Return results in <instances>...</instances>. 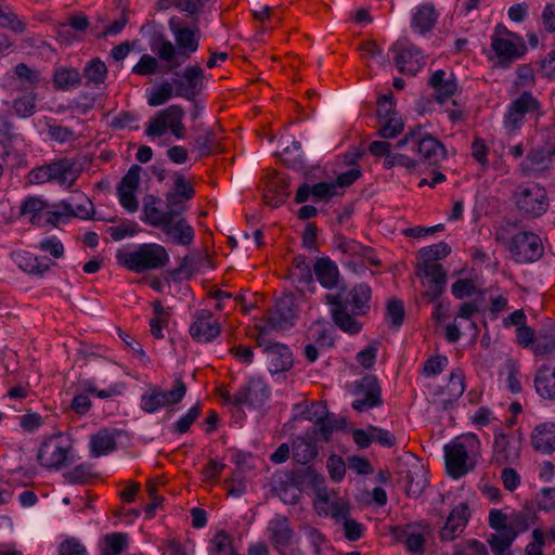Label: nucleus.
Wrapping results in <instances>:
<instances>
[{
    "label": "nucleus",
    "instance_id": "nucleus-50",
    "mask_svg": "<svg viewBox=\"0 0 555 555\" xmlns=\"http://www.w3.org/2000/svg\"><path fill=\"white\" fill-rule=\"evenodd\" d=\"M416 275L420 278H429L430 280L447 281V273L442 266L434 261H424L417 263Z\"/></svg>",
    "mask_w": 555,
    "mask_h": 555
},
{
    "label": "nucleus",
    "instance_id": "nucleus-37",
    "mask_svg": "<svg viewBox=\"0 0 555 555\" xmlns=\"http://www.w3.org/2000/svg\"><path fill=\"white\" fill-rule=\"evenodd\" d=\"M292 482L298 488L312 487L318 491L323 489L324 477L313 466H304L292 472Z\"/></svg>",
    "mask_w": 555,
    "mask_h": 555
},
{
    "label": "nucleus",
    "instance_id": "nucleus-26",
    "mask_svg": "<svg viewBox=\"0 0 555 555\" xmlns=\"http://www.w3.org/2000/svg\"><path fill=\"white\" fill-rule=\"evenodd\" d=\"M266 353L270 363L269 371L271 374L288 371L293 366V356L286 345L269 343Z\"/></svg>",
    "mask_w": 555,
    "mask_h": 555
},
{
    "label": "nucleus",
    "instance_id": "nucleus-44",
    "mask_svg": "<svg viewBox=\"0 0 555 555\" xmlns=\"http://www.w3.org/2000/svg\"><path fill=\"white\" fill-rule=\"evenodd\" d=\"M90 449L94 457L106 455L116 449L115 437L107 429H101L91 436Z\"/></svg>",
    "mask_w": 555,
    "mask_h": 555
},
{
    "label": "nucleus",
    "instance_id": "nucleus-46",
    "mask_svg": "<svg viewBox=\"0 0 555 555\" xmlns=\"http://www.w3.org/2000/svg\"><path fill=\"white\" fill-rule=\"evenodd\" d=\"M82 76L87 79L86 85L99 86L106 79L107 67L100 57H93L86 63Z\"/></svg>",
    "mask_w": 555,
    "mask_h": 555
},
{
    "label": "nucleus",
    "instance_id": "nucleus-36",
    "mask_svg": "<svg viewBox=\"0 0 555 555\" xmlns=\"http://www.w3.org/2000/svg\"><path fill=\"white\" fill-rule=\"evenodd\" d=\"M289 183L284 178H276L271 181L263 194V201L267 205L272 207H279L283 205L289 197Z\"/></svg>",
    "mask_w": 555,
    "mask_h": 555
},
{
    "label": "nucleus",
    "instance_id": "nucleus-42",
    "mask_svg": "<svg viewBox=\"0 0 555 555\" xmlns=\"http://www.w3.org/2000/svg\"><path fill=\"white\" fill-rule=\"evenodd\" d=\"M346 425L345 417H338L334 413H327L319 423L315 424L310 431H314L318 438L320 435L322 440L327 442L335 430L343 429Z\"/></svg>",
    "mask_w": 555,
    "mask_h": 555
},
{
    "label": "nucleus",
    "instance_id": "nucleus-16",
    "mask_svg": "<svg viewBox=\"0 0 555 555\" xmlns=\"http://www.w3.org/2000/svg\"><path fill=\"white\" fill-rule=\"evenodd\" d=\"M325 299L326 304L332 307V319L337 327L348 334H357L361 331L362 324L354 319L353 313H348L341 294H327Z\"/></svg>",
    "mask_w": 555,
    "mask_h": 555
},
{
    "label": "nucleus",
    "instance_id": "nucleus-61",
    "mask_svg": "<svg viewBox=\"0 0 555 555\" xmlns=\"http://www.w3.org/2000/svg\"><path fill=\"white\" fill-rule=\"evenodd\" d=\"M142 168L139 165H132L127 173L121 178L117 185V191L134 190L137 191L140 183V172Z\"/></svg>",
    "mask_w": 555,
    "mask_h": 555
},
{
    "label": "nucleus",
    "instance_id": "nucleus-32",
    "mask_svg": "<svg viewBox=\"0 0 555 555\" xmlns=\"http://www.w3.org/2000/svg\"><path fill=\"white\" fill-rule=\"evenodd\" d=\"M313 272L325 288H333L338 283L339 271L336 263L330 257L318 258L313 266Z\"/></svg>",
    "mask_w": 555,
    "mask_h": 555
},
{
    "label": "nucleus",
    "instance_id": "nucleus-24",
    "mask_svg": "<svg viewBox=\"0 0 555 555\" xmlns=\"http://www.w3.org/2000/svg\"><path fill=\"white\" fill-rule=\"evenodd\" d=\"M317 442L314 431L308 430L304 436L297 437L292 444L293 460L302 465L312 462L318 455Z\"/></svg>",
    "mask_w": 555,
    "mask_h": 555
},
{
    "label": "nucleus",
    "instance_id": "nucleus-31",
    "mask_svg": "<svg viewBox=\"0 0 555 555\" xmlns=\"http://www.w3.org/2000/svg\"><path fill=\"white\" fill-rule=\"evenodd\" d=\"M428 85L435 89V99L438 103H444L451 98L457 90L456 79L453 74L449 78H446V72L438 69L430 76Z\"/></svg>",
    "mask_w": 555,
    "mask_h": 555
},
{
    "label": "nucleus",
    "instance_id": "nucleus-60",
    "mask_svg": "<svg viewBox=\"0 0 555 555\" xmlns=\"http://www.w3.org/2000/svg\"><path fill=\"white\" fill-rule=\"evenodd\" d=\"M0 27L9 28L15 34H24L26 24L21 21L14 12H0Z\"/></svg>",
    "mask_w": 555,
    "mask_h": 555
},
{
    "label": "nucleus",
    "instance_id": "nucleus-49",
    "mask_svg": "<svg viewBox=\"0 0 555 555\" xmlns=\"http://www.w3.org/2000/svg\"><path fill=\"white\" fill-rule=\"evenodd\" d=\"M496 533H492L488 538V543L491 547V551L494 555H505V553L509 550L512 543L515 539L507 533L505 530H495Z\"/></svg>",
    "mask_w": 555,
    "mask_h": 555
},
{
    "label": "nucleus",
    "instance_id": "nucleus-21",
    "mask_svg": "<svg viewBox=\"0 0 555 555\" xmlns=\"http://www.w3.org/2000/svg\"><path fill=\"white\" fill-rule=\"evenodd\" d=\"M268 532L270 533V540L274 548L280 555H285V551L291 546L294 537L289 520L285 516H275L269 522Z\"/></svg>",
    "mask_w": 555,
    "mask_h": 555
},
{
    "label": "nucleus",
    "instance_id": "nucleus-62",
    "mask_svg": "<svg viewBox=\"0 0 555 555\" xmlns=\"http://www.w3.org/2000/svg\"><path fill=\"white\" fill-rule=\"evenodd\" d=\"M201 414V406L199 403H196L194 406H192L188 413L183 416H181L173 425V433L177 434H184L186 433L191 425L194 423V421Z\"/></svg>",
    "mask_w": 555,
    "mask_h": 555
},
{
    "label": "nucleus",
    "instance_id": "nucleus-63",
    "mask_svg": "<svg viewBox=\"0 0 555 555\" xmlns=\"http://www.w3.org/2000/svg\"><path fill=\"white\" fill-rule=\"evenodd\" d=\"M36 98L33 94H27L18 98L13 103V108L20 117H28L35 113Z\"/></svg>",
    "mask_w": 555,
    "mask_h": 555
},
{
    "label": "nucleus",
    "instance_id": "nucleus-54",
    "mask_svg": "<svg viewBox=\"0 0 555 555\" xmlns=\"http://www.w3.org/2000/svg\"><path fill=\"white\" fill-rule=\"evenodd\" d=\"M127 546L125 533H112L105 537V546L101 555H119Z\"/></svg>",
    "mask_w": 555,
    "mask_h": 555
},
{
    "label": "nucleus",
    "instance_id": "nucleus-27",
    "mask_svg": "<svg viewBox=\"0 0 555 555\" xmlns=\"http://www.w3.org/2000/svg\"><path fill=\"white\" fill-rule=\"evenodd\" d=\"M314 505L319 514L330 515L337 522H341L349 517V506L341 500L331 501L325 489H320L317 492Z\"/></svg>",
    "mask_w": 555,
    "mask_h": 555
},
{
    "label": "nucleus",
    "instance_id": "nucleus-13",
    "mask_svg": "<svg viewBox=\"0 0 555 555\" xmlns=\"http://www.w3.org/2000/svg\"><path fill=\"white\" fill-rule=\"evenodd\" d=\"M195 196V190L190 181L180 172L173 175V185L165 195L166 208L170 211L183 214L185 203Z\"/></svg>",
    "mask_w": 555,
    "mask_h": 555
},
{
    "label": "nucleus",
    "instance_id": "nucleus-3",
    "mask_svg": "<svg viewBox=\"0 0 555 555\" xmlns=\"http://www.w3.org/2000/svg\"><path fill=\"white\" fill-rule=\"evenodd\" d=\"M118 263L135 273H143L165 267L169 261L166 248L158 244H142L137 250L118 251Z\"/></svg>",
    "mask_w": 555,
    "mask_h": 555
},
{
    "label": "nucleus",
    "instance_id": "nucleus-34",
    "mask_svg": "<svg viewBox=\"0 0 555 555\" xmlns=\"http://www.w3.org/2000/svg\"><path fill=\"white\" fill-rule=\"evenodd\" d=\"M535 391L543 399L555 400V367L541 365L534 376Z\"/></svg>",
    "mask_w": 555,
    "mask_h": 555
},
{
    "label": "nucleus",
    "instance_id": "nucleus-1",
    "mask_svg": "<svg viewBox=\"0 0 555 555\" xmlns=\"http://www.w3.org/2000/svg\"><path fill=\"white\" fill-rule=\"evenodd\" d=\"M170 29L175 34L176 48L171 41L159 35L153 38L151 50L159 60L166 62L165 72H172L190 57V53L198 49V38L194 30L177 26L170 21Z\"/></svg>",
    "mask_w": 555,
    "mask_h": 555
},
{
    "label": "nucleus",
    "instance_id": "nucleus-11",
    "mask_svg": "<svg viewBox=\"0 0 555 555\" xmlns=\"http://www.w3.org/2000/svg\"><path fill=\"white\" fill-rule=\"evenodd\" d=\"M396 52L393 62L401 74L415 76L424 66V56L413 43L399 41L390 49Z\"/></svg>",
    "mask_w": 555,
    "mask_h": 555
},
{
    "label": "nucleus",
    "instance_id": "nucleus-48",
    "mask_svg": "<svg viewBox=\"0 0 555 555\" xmlns=\"http://www.w3.org/2000/svg\"><path fill=\"white\" fill-rule=\"evenodd\" d=\"M232 542L231 535L225 531L217 532L211 539L212 547L209 555H236Z\"/></svg>",
    "mask_w": 555,
    "mask_h": 555
},
{
    "label": "nucleus",
    "instance_id": "nucleus-57",
    "mask_svg": "<svg viewBox=\"0 0 555 555\" xmlns=\"http://www.w3.org/2000/svg\"><path fill=\"white\" fill-rule=\"evenodd\" d=\"M46 207H48V204L47 202H44L43 199L39 198V197H35V196H29L28 198H26L22 206H21V214L22 215H27V214H31V222L33 223H38V219L40 217V211L42 209H44Z\"/></svg>",
    "mask_w": 555,
    "mask_h": 555
},
{
    "label": "nucleus",
    "instance_id": "nucleus-2",
    "mask_svg": "<svg viewBox=\"0 0 555 555\" xmlns=\"http://www.w3.org/2000/svg\"><path fill=\"white\" fill-rule=\"evenodd\" d=\"M443 450L448 474L459 479L475 468L480 455V441L469 433L454 438Z\"/></svg>",
    "mask_w": 555,
    "mask_h": 555
},
{
    "label": "nucleus",
    "instance_id": "nucleus-41",
    "mask_svg": "<svg viewBox=\"0 0 555 555\" xmlns=\"http://www.w3.org/2000/svg\"><path fill=\"white\" fill-rule=\"evenodd\" d=\"M53 85L63 91L76 89L81 85V74L76 68L59 67L53 75Z\"/></svg>",
    "mask_w": 555,
    "mask_h": 555
},
{
    "label": "nucleus",
    "instance_id": "nucleus-51",
    "mask_svg": "<svg viewBox=\"0 0 555 555\" xmlns=\"http://www.w3.org/2000/svg\"><path fill=\"white\" fill-rule=\"evenodd\" d=\"M18 267L27 273L41 276L49 270L50 264L34 256H22L18 258Z\"/></svg>",
    "mask_w": 555,
    "mask_h": 555
},
{
    "label": "nucleus",
    "instance_id": "nucleus-53",
    "mask_svg": "<svg viewBox=\"0 0 555 555\" xmlns=\"http://www.w3.org/2000/svg\"><path fill=\"white\" fill-rule=\"evenodd\" d=\"M451 253V247L444 243L440 242L438 244H434L418 250L420 257L424 261H434L446 258Z\"/></svg>",
    "mask_w": 555,
    "mask_h": 555
},
{
    "label": "nucleus",
    "instance_id": "nucleus-9",
    "mask_svg": "<svg viewBox=\"0 0 555 555\" xmlns=\"http://www.w3.org/2000/svg\"><path fill=\"white\" fill-rule=\"evenodd\" d=\"M204 70L198 65L173 72L175 95L193 101L203 89Z\"/></svg>",
    "mask_w": 555,
    "mask_h": 555
},
{
    "label": "nucleus",
    "instance_id": "nucleus-45",
    "mask_svg": "<svg viewBox=\"0 0 555 555\" xmlns=\"http://www.w3.org/2000/svg\"><path fill=\"white\" fill-rule=\"evenodd\" d=\"M333 246L347 256H366L367 254H372L373 249L369 246H364L361 243L348 238L341 234H336L333 237Z\"/></svg>",
    "mask_w": 555,
    "mask_h": 555
},
{
    "label": "nucleus",
    "instance_id": "nucleus-35",
    "mask_svg": "<svg viewBox=\"0 0 555 555\" xmlns=\"http://www.w3.org/2000/svg\"><path fill=\"white\" fill-rule=\"evenodd\" d=\"M551 153L544 149H534L529 151L525 160L520 164L521 171L528 176L533 172H544L548 169Z\"/></svg>",
    "mask_w": 555,
    "mask_h": 555
},
{
    "label": "nucleus",
    "instance_id": "nucleus-10",
    "mask_svg": "<svg viewBox=\"0 0 555 555\" xmlns=\"http://www.w3.org/2000/svg\"><path fill=\"white\" fill-rule=\"evenodd\" d=\"M516 205L526 217H540L548 208L546 190L539 184H531L516 195Z\"/></svg>",
    "mask_w": 555,
    "mask_h": 555
},
{
    "label": "nucleus",
    "instance_id": "nucleus-30",
    "mask_svg": "<svg viewBox=\"0 0 555 555\" xmlns=\"http://www.w3.org/2000/svg\"><path fill=\"white\" fill-rule=\"evenodd\" d=\"M532 448L543 454L555 451V424L542 423L534 427L531 434Z\"/></svg>",
    "mask_w": 555,
    "mask_h": 555
},
{
    "label": "nucleus",
    "instance_id": "nucleus-47",
    "mask_svg": "<svg viewBox=\"0 0 555 555\" xmlns=\"http://www.w3.org/2000/svg\"><path fill=\"white\" fill-rule=\"evenodd\" d=\"M446 390L449 398L442 400V405L444 409H448V403L456 401L465 390L464 374L461 370L451 372Z\"/></svg>",
    "mask_w": 555,
    "mask_h": 555
},
{
    "label": "nucleus",
    "instance_id": "nucleus-6",
    "mask_svg": "<svg viewBox=\"0 0 555 555\" xmlns=\"http://www.w3.org/2000/svg\"><path fill=\"white\" fill-rule=\"evenodd\" d=\"M528 113H535L538 117L543 115L538 99L531 92L524 91L509 104L504 116V127L511 132L518 130Z\"/></svg>",
    "mask_w": 555,
    "mask_h": 555
},
{
    "label": "nucleus",
    "instance_id": "nucleus-17",
    "mask_svg": "<svg viewBox=\"0 0 555 555\" xmlns=\"http://www.w3.org/2000/svg\"><path fill=\"white\" fill-rule=\"evenodd\" d=\"M270 396L269 387L259 378H253L248 385L240 388L233 397V405L261 406Z\"/></svg>",
    "mask_w": 555,
    "mask_h": 555
},
{
    "label": "nucleus",
    "instance_id": "nucleus-7",
    "mask_svg": "<svg viewBox=\"0 0 555 555\" xmlns=\"http://www.w3.org/2000/svg\"><path fill=\"white\" fill-rule=\"evenodd\" d=\"M297 318V308L293 295L287 294L276 300L275 309L270 312L268 322L260 327V336H266L271 330L283 331L294 325Z\"/></svg>",
    "mask_w": 555,
    "mask_h": 555
},
{
    "label": "nucleus",
    "instance_id": "nucleus-22",
    "mask_svg": "<svg viewBox=\"0 0 555 555\" xmlns=\"http://www.w3.org/2000/svg\"><path fill=\"white\" fill-rule=\"evenodd\" d=\"M415 147L420 155L421 162L429 166L438 165V163L446 158L447 155L444 145L431 135H426L423 138H420L418 135L415 141Z\"/></svg>",
    "mask_w": 555,
    "mask_h": 555
},
{
    "label": "nucleus",
    "instance_id": "nucleus-58",
    "mask_svg": "<svg viewBox=\"0 0 555 555\" xmlns=\"http://www.w3.org/2000/svg\"><path fill=\"white\" fill-rule=\"evenodd\" d=\"M379 124L380 129L378 131V135L382 138H395L403 130V122L398 116L386 118L383 121H379Z\"/></svg>",
    "mask_w": 555,
    "mask_h": 555
},
{
    "label": "nucleus",
    "instance_id": "nucleus-8",
    "mask_svg": "<svg viewBox=\"0 0 555 555\" xmlns=\"http://www.w3.org/2000/svg\"><path fill=\"white\" fill-rule=\"evenodd\" d=\"M186 392V386L181 378L176 379L175 387L165 391L160 387H153L141 398V408L147 413H154L158 409L179 403Z\"/></svg>",
    "mask_w": 555,
    "mask_h": 555
},
{
    "label": "nucleus",
    "instance_id": "nucleus-52",
    "mask_svg": "<svg viewBox=\"0 0 555 555\" xmlns=\"http://www.w3.org/2000/svg\"><path fill=\"white\" fill-rule=\"evenodd\" d=\"M175 94V87L172 82L164 80L159 87L153 90L147 99L150 106H159L166 103Z\"/></svg>",
    "mask_w": 555,
    "mask_h": 555
},
{
    "label": "nucleus",
    "instance_id": "nucleus-40",
    "mask_svg": "<svg viewBox=\"0 0 555 555\" xmlns=\"http://www.w3.org/2000/svg\"><path fill=\"white\" fill-rule=\"evenodd\" d=\"M427 486L426 470L423 465H414L406 472L405 492L408 495L417 498Z\"/></svg>",
    "mask_w": 555,
    "mask_h": 555
},
{
    "label": "nucleus",
    "instance_id": "nucleus-12",
    "mask_svg": "<svg viewBox=\"0 0 555 555\" xmlns=\"http://www.w3.org/2000/svg\"><path fill=\"white\" fill-rule=\"evenodd\" d=\"M70 446H66L60 436L50 437L39 448L37 460L48 469H60L68 457Z\"/></svg>",
    "mask_w": 555,
    "mask_h": 555
},
{
    "label": "nucleus",
    "instance_id": "nucleus-38",
    "mask_svg": "<svg viewBox=\"0 0 555 555\" xmlns=\"http://www.w3.org/2000/svg\"><path fill=\"white\" fill-rule=\"evenodd\" d=\"M295 271L292 273L293 282L296 287L302 292L305 288L310 289L313 285V274L310 268L307 257L298 255L293 259Z\"/></svg>",
    "mask_w": 555,
    "mask_h": 555
},
{
    "label": "nucleus",
    "instance_id": "nucleus-19",
    "mask_svg": "<svg viewBox=\"0 0 555 555\" xmlns=\"http://www.w3.org/2000/svg\"><path fill=\"white\" fill-rule=\"evenodd\" d=\"M469 517L470 513L466 503H460L455 506L439 531L441 541L450 542L460 537L466 528Z\"/></svg>",
    "mask_w": 555,
    "mask_h": 555
},
{
    "label": "nucleus",
    "instance_id": "nucleus-59",
    "mask_svg": "<svg viewBox=\"0 0 555 555\" xmlns=\"http://www.w3.org/2000/svg\"><path fill=\"white\" fill-rule=\"evenodd\" d=\"M91 477V467L87 464H80L64 474L67 482L74 485H83Z\"/></svg>",
    "mask_w": 555,
    "mask_h": 555
},
{
    "label": "nucleus",
    "instance_id": "nucleus-64",
    "mask_svg": "<svg viewBox=\"0 0 555 555\" xmlns=\"http://www.w3.org/2000/svg\"><path fill=\"white\" fill-rule=\"evenodd\" d=\"M59 555H87V548L78 539L70 537L60 544Z\"/></svg>",
    "mask_w": 555,
    "mask_h": 555
},
{
    "label": "nucleus",
    "instance_id": "nucleus-28",
    "mask_svg": "<svg viewBox=\"0 0 555 555\" xmlns=\"http://www.w3.org/2000/svg\"><path fill=\"white\" fill-rule=\"evenodd\" d=\"M49 171L52 181H57L60 185L72 186L79 176L77 163L69 158H63L49 164Z\"/></svg>",
    "mask_w": 555,
    "mask_h": 555
},
{
    "label": "nucleus",
    "instance_id": "nucleus-39",
    "mask_svg": "<svg viewBox=\"0 0 555 555\" xmlns=\"http://www.w3.org/2000/svg\"><path fill=\"white\" fill-rule=\"evenodd\" d=\"M438 13L433 4L426 3L417 7L412 26L421 34L431 30L437 22Z\"/></svg>",
    "mask_w": 555,
    "mask_h": 555
},
{
    "label": "nucleus",
    "instance_id": "nucleus-14",
    "mask_svg": "<svg viewBox=\"0 0 555 555\" xmlns=\"http://www.w3.org/2000/svg\"><path fill=\"white\" fill-rule=\"evenodd\" d=\"M181 216L182 214L172 211V215L167 217L158 229L175 244L189 246L193 243L195 233L193 227Z\"/></svg>",
    "mask_w": 555,
    "mask_h": 555
},
{
    "label": "nucleus",
    "instance_id": "nucleus-33",
    "mask_svg": "<svg viewBox=\"0 0 555 555\" xmlns=\"http://www.w3.org/2000/svg\"><path fill=\"white\" fill-rule=\"evenodd\" d=\"M162 199L153 194H147L143 198V221L154 228H158L167 217L172 215L168 208L165 211L159 209Z\"/></svg>",
    "mask_w": 555,
    "mask_h": 555
},
{
    "label": "nucleus",
    "instance_id": "nucleus-5",
    "mask_svg": "<svg viewBox=\"0 0 555 555\" xmlns=\"http://www.w3.org/2000/svg\"><path fill=\"white\" fill-rule=\"evenodd\" d=\"M509 253L513 260L518 263H530L539 260L544 247L539 235L533 232H519L511 241Z\"/></svg>",
    "mask_w": 555,
    "mask_h": 555
},
{
    "label": "nucleus",
    "instance_id": "nucleus-43",
    "mask_svg": "<svg viewBox=\"0 0 555 555\" xmlns=\"http://www.w3.org/2000/svg\"><path fill=\"white\" fill-rule=\"evenodd\" d=\"M531 349L537 357L555 358V332L540 330Z\"/></svg>",
    "mask_w": 555,
    "mask_h": 555
},
{
    "label": "nucleus",
    "instance_id": "nucleus-25",
    "mask_svg": "<svg viewBox=\"0 0 555 555\" xmlns=\"http://www.w3.org/2000/svg\"><path fill=\"white\" fill-rule=\"evenodd\" d=\"M371 295V287L365 283H360L354 285L352 289L343 297V302L346 304L347 309L350 307L353 314L364 315L370 310Z\"/></svg>",
    "mask_w": 555,
    "mask_h": 555
},
{
    "label": "nucleus",
    "instance_id": "nucleus-56",
    "mask_svg": "<svg viewBox=\"0 0 555 555\" xmlns=\"http://www.w3.org/2000/svg\"><path fill=\"white\" fill-rule=\"evenodd\" d=\"M132 73L140 76H150L159 73V63L156 57L143 54L132 68Z\"/></svg>",
    "mask_w": 555,
    "mask_h": 555
},
{
    "label": "nucleus",
    "instance_id": "nucleus-23",
    "mask_svg": "<svg viewBox=\"0 0 555 555\" xmlns=\"http://www.w3.org/2000/svg\"><path fill=\"white\" fill-rule=\"evenodd\" d=\"M520 455L519 446L513 444L508 436L503 433L496 434L493 442L491 462L498 465L514 463Z\"/></svg>",
    "mask_w": 555,
    "mask_h": 555
},
{
    "label": "nucleus",
    "instance_id": "nucleus-29",
    "mask_svg": "<svg viewBox=\"0 0 555 555\" xmlns=\"http://www.w3.org/2000/svg\"><path fill=\"white\" fill-rule=\"evenodd\" d=\"M431 532L430 526L426 521L416 524L415 526H408L402 530V535L405 537V547L414 555L424 554L425 538ZM401 537V534H398Z\"/></svg>",
    "mask_w": 555,
    "mask_h": 555
},
{
    "label": "nucleus",
    "instance_id": "nucleus-18",
    "mask_svg": "<svg viewBox=\"0 0 555 555\" xmlns=\"http://www.w3.org/2000/svg\"><path fill=\"white\" fill-rule=\"evenodd\" d=\"M500 26L496 27L495 35L492 37L491 47L493 51L498 55V64L506 68L508 67L515 60L519 59L527 51V47L522 41L515 43L511 39H505L499 37Z\"/></svg>",
    "mask_w": 555,
    "mask_h": 555
},
{
    "label": "nucleus",
    "instance_id": "nucleus-15",
    "mask_svg": "<svg viewBox=\"0 0 555 555\" xmlns=\"http://www.w3.org/2000/svg\"><path fill=\"white\" fill-rule=\"evenodd\" d=\"M357 395L363 396L352 402V408L359 412L379 406L382 404V389L373 375H366L356 383Z\"/></svg>",
    "mask_w": 555,
    "mask_h": 555
},
{
    "label": "nucleus",
    "instance_id": "nucleus-55",
    "mask_svg": "<svg viewBox=\"0 0 555 555\" xmlns=\"http://www.w3.org/2000/svg\"><path fill=\"white\" fill-rule=\"evenodd\" d=\"M386 315L390 321V325L396 330L399 328L405 317L403 301L399 299L389 300L387 304Z\"/></svg>",
    "mask_w": 555,
    "mask_h": 555
},
{
    "label": "nucleus",
    "instance_id": "nucleus-4",
    "mask_svg": "<svg viewBox=\"0 0 555 555\" xmlns=\"http://www.w3.org/2000/svg\"><path fill=\"white\" fill-rule=\"evenodd\" d=\"M535 518L534 508L528 505L509 515L504 514L501 509H491L489 514V525L493 530H505L516 539L518 534L529 529Z\"/></svg>",
    "mask_w": 555,
    "mask_h": 555
},
{
    "label": "nucleus",
    "instance_id": "nucleus-20",
    "mask_svg": "<svg viewBox=\"0 0 555 555\" xmlns=\"http://www.w3.org/2000/svg\"><path fill=\"white\" fill-rule=\"evenodd\" d=\"M189 332L198 343H209L220 334V326L210 311L199 310L195 313V321Z\"/></svg>",
    "mask_w": 555,
    "mask_h": 555
}]
</instances>
